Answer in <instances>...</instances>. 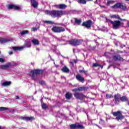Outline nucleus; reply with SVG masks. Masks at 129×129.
<instances>
[{"label": "nucleus", "instance_id": "1", "mask_svg": "<svg viewBox=\"0 0 129 129\" xmlns=\"http://www.w3.org/2000/svg\"><path fill=\"white\" fill-rule=\"evenodd\" d=\"M45 13L46 15H49L52 18H57V17L60 18V17H62V16L65 15V12L62 10H46L45 11Z\"/></svg>", "mask_w": 129, "mask_h": 129}, {"label": "nucleus", "instance_id": "2", "mask_svg": "<svg viewBox=\"0 0 129 129\" xmlns=\"http://www.w3.org/2000/svg\"><path fill=\"white\" fill-rule=\"evenodd\" d=\"M51 31L53 32V33H63L65 32L66 29L65 28L62 26H53L51 29Z\"/></svg>", "mask_w": 129, "mask_h": 129}, {"label": "nucleus", "instance_id": "3", "mask_svg": "<svg viewBox=\"0 0 129 129\" xmlns=\"http://www.w3.org/2000/svg\"><path fill=\"white\" fill-rule=\"evenodd\" d=\"M111 9H121V10H123V11H125L126 9V6H125V4L123 3H118L115 4L114 5L111 7Z\"/></svg>", "mask_w": 129, "mask_h": 129}, {"label": "nucleus", "instance_id": "4", "mask_svg": "<svg viewBox=\"0 0 129 129\" xmlns=\"http://www.w3.org/2000/svg\"><path fill=\"white\" fill-rule=\"evenodd\" d=\"M84 42V41L82 39H72L70 41V45H72V46H78L79 45H81Z\"/></svg>", "mask_w": 129, "mask_h": 129}, {"label": "nucleus", "instance_id": "5", "mask_svg": "<svg viewBox=\"0 0 129 129\" xmlns=\"http://www.w3.org/2000/svg\"><path fill=\"white\" fill-rule=\"evenodd\" d=\"M31 77L32 79H34L35 77H37V75L43 74V71L40 70H34L31 71Z\"/></svg>", "mask_w": 129, "mask_h": 129}, {"label": "nucleus", "instance_id": "6", "mask_svg": "<svg viewBox=\"0 0 129 129\" xmlns=\"http://www.w3.org/2000/svg\"><path fill=\"white\" fill-rule=\"evenodd\" d=\"M111 24H112L113 29H114V30H117V29L119 28L121 22L118 20H116L113 22H111Z\"/></svg>", "mask_w": 129, "mask_h": 129}, {"label": "nucleus", "instance_id": "7", "mask_svg": "<svg viewBox=\"0 0 129 129\" xmlns=\"http://www.w3.org/2000/svg\"><path fill=\"white\" fill-rule=\"evenodd\" d=\"M112 114L114 116H116V119L117 120L123 119V116H122V114H121V113L119 111L113 112Z\"/></svg>", "mask_w": 129, "mask_h": 129}, {"label": "nucleus", "instance_id": "8", "mask_svg": "<svg viewBox=\"0 0 129 129\" xmlns=\"http://www.w3.org/2000/svg\"><path fill=\"white\" fill-rule=\"evenodd\" d=\"M74 96L76 97L78 99H80L81 100H82L83 98H85L86 97V96L84 95L82 93H78L76 92L74 94Z\"/></svg>", "mask_w": 129, "mask_h": 129}, {"label": "nucleus", "instance_id": "9", "mask_svg": "<svg viewBox=\"0 0 129 129\" xmlns=\"http://www.w3.org/2000/svg\"><path fill=\"white\" fill-rule=\"evenodd\" d=\"M12 41V38H0V44H6V43H9Z\"/></svg>", "mask_w": 129, "mask_h": 129}, {"label": "nucleus", "instance_id": "10", "mask_svg": "<svg viewBox=\"0 0 129 129\" xmlns=\"http://www.w3.org/2000/svg\"><path fill=\"white\" fill-rule=\"evenodd\" d=\"M92 25V21L91 20H89L86 22H84L82 26H83L84 27H86L88 29H89L91 27V25Z\"/></svg>", "mask_w": 129, "mask_h": 129}, {"label": "nucleus", "instance_id": "11", "mask_svg": "<svg viewBox=\"0 0 129 129\" xmlns=\"http://www.w3.org/2000/svg\"><path fill=\"white\" fill-rule=\"evenodd\" d=\"M76 78L78 81H79L80 82H82V83H84V82L85 81V80L84 79V78H83L82 76H81V75H77L76 76Z\"/></svg>", "mask_w": 129, "mask_h": 129}, {"label": "nucleus", "instance_id": "12", "mask_svg": "<svg viewBox=\"0 0 129 129\" xmlns=\"http://www.w3.org/2000/svg\"><path fill=\"white\" fill-rule=\"evenodd\" d=\"M21 119L25 120L26 121H32V120H35V117L33 116L31 117H22Z\"/></svg>", "mask_w": 129, "mask_h": 129}, {"label": "nucleus", "instance_id": "13", "mask_svg": "<svg viewBox=\"0 0 129 129\" xmlns=\"http://www.w3.org/2000/svg\"><path fill=\"white\" fill-rule=\"evenodd\" d=\"M114 98L115 99V104H118L119 103V98H120V95L117 94L114 95Z\"/></svg>", "mask_w": 129, "mask_h": 129}, {"label": "nucleus", "instance_id": "14", "mask_svg": "<svg viewBox=\"0 0 129 129\" xmlns=\"http://www.w3.org/2000/svg\"><path fill=\"white\" fill-rule=\"evenodd\" d=\"M11 67V63L8 62L6 64H1L0 65V69H2L3 70H5L6 69H8V68H10Z\"/></svg>", "mask_w": 129, "mask_h": 129}, {"label": "nucleus", "instance_id": "15", "mask_svg": "<svg viewBox=\"0 0 129 129\" xmlns=\"http://www.w3.org/2000/svg\"><path fill=\"white\" fill-rule=\"evenodd\" d=\"M113 59L115 61H123V58L120 57V55L117 54L113 56Z\"/></svg>", "mask_w": 129, "mask_h": 129}, {"label": "nucleus", "instance_id": "16", "mask_svg": "<svg viewBox=\"0 0 129 129\" xmlns=\"http://www.w3.org/2000/svg\"><path fill=\"white\" fill-rule=\"evenodd\" d=\"M31 4L34 9H37L39 5L36 0H31Z\"/></svg>", "mask_w": 129, "mask_h": 129}, {"label": "nucleus", "instance_id": "17", "mask_svg": "<svg viewBox=\"0 0 129 129\" xmlns=\"http://www.w3.org/2000/svg\"><path fill=\"white\" fill-rule=\"evenodd\" d=\"M23 49L25 48H31V41H25V44L22 46Z\"/></svg>", "mask_w": 129, "mask_h": 129}, {"label": "nucleus", "instance_id": "18", "mask_svg": "<svg viewBox=\"0 0 129 129\" xmlns=\"http://www.w3.org/2000/svg\"><path fill=\"white\" fill-rule=\"evenodd\" d=\"M61 71L63 72V73H69V72H70V70H69L67 67L64 66L61 69Z\"/></svg>", "mask_w": 129, "mask_h": 129}, {"label": "nucleus", "instance_id": "19", "mask_svg": "<svg viewBox=\"0 0 129 129\" xmlns=\"http://www.w3.org/2000/svg\"><path fill=\"white\" fill-rule=\"evenodd\" d=\"M12 49L15 51V52H18V51H21V50L23 49V46H13L12 47Z\"/></svg>", "mask_w": 129, "mask_h": 129}, {"label": "nucleus", "instance_id": "20", "mask_svg": "<svg viewBox=\"0 0 129 129\" xmlns=\"http://www.w3.org/2000/svg\"><path fill=\"white\" fill-rule=\"evenodd\" d=\"M8 9H14V10H17L18 11L20 10V7L15 5H9Z\"/></svg>", "mask_w": 129, "mask_h": 129}, {"label": "nucleus", "instance_id": "21", "mask_svg": "<svg viewBox=\"0 0 129 129\" xmlns=\"http://www.w3.org/2000/svg\"><path fill=\"white\" fill-rule=\"evenodd\" d=\"M120 100H121L122 102H125L126 101H128V98L126 97L125 96H123L120 97Z\"/></svg>", "mask_w": 129, "mask_h": 129}, {"label": "nucleus", "instance_id": "22", "mask_svg": "<svg viewBox=\"0 0 129 129\" xmlns=\"http://www.w3.org/2000/svg\"><path fill=\"white\" fill-rule=\"evenodd\" d=\"M31 42L35 46H37L40 44V41H39L38 39H32Z\"/></svg>", "mask_w": 129, "mask_h": 129}, {"label": "nucleus", "instance_id": "23", "mask_svg": "<svg viewBox=\"0 0 129 129\" xmlns=\"http://www.w3.org/2000/svg\"><path fill=\"white\" fill-rule=\"evenodd\" d=\"M11 82H5L2 84V86L3 87L10 86V85H11Z\"/></svg>", "mask_w": 129, "mask_h": 129}, {"label": "nucleus", "instance_id": "24", "mask_svg": "<svg viewBox=\"0 0 129 129\" xmlns=\"http://www.w3.org/2000/svg\"><path fill=\"white\" fill-rule=\"evenodd\" d=\"M66 97L67 99H70L72 97V94L71 93H67L66 94Z\"/></svg>", "mask_w": 129, "mask_h": 129}, {"label": "nucleus", "instance_id": "25", "mask_svg": "<svg viewBox=\"0 0 129 129\" xmlns=\"http://www.w3.org/2000/svg\"><path fill=\"white\" fill-rule=\"evenodd\" d=\"M48 107L47 104L44 103V102L41 101V108L42 109H46Z\"/></svg>", "mask_w": 129, "mask_h": 129}, {"label": "nucleus", "instance_id": "26", "mask_svg": "<svg viewBox=\"0 0 129 129\" xmlns=\"http://www.w3.org/2000/svg\"><path fill=\"white\" fill-rule=\"evenodd\" d=\"M67 8V5L65 4H59V10H64Z\"/></svg>", "mask_w": 129, "mask_h": 129}, {"label": "nucleus", "instance_id": "27", "mask_svg": "<svg viewBox=\"0 0 129 129\" xmlns=\"http://www.w3.org/2000/svg\"><path fill=\"white\" fill-rule=\"evenodd\" d=\"M72 91H74L75 92H76L77 91H83L82 90V87H80L76 89H74L72 90Z\"/></svg>", "mask_w": 129, "mask_h": 129}, {"label": "nucleus", "instance_id": "28", "mask_svg": "<svg viewBox=\"0 0 129 129\" xmlns=\"http://www.w3.org/2000/svg\"><path fill=\"white\" fill-rule=\"evenodd\" d=\"M70 127L71 129H77V123L70 125Z\"/></svg>", "mask_w": 129, "mask_h": 129}, {"label": "nucleus", "instance_id": "29", "mask_svg": "<svg viewBox=\"0 0 129 129\" xmlns=\"http://www.w3.org/2000/svg\"><path fill=\"white\" fill-rule=\"evenodd\" d=\"M112 18H114L115 19H117V20H119L120 21H122V19H121L119 16L117 15H112Z\"/></svg>", "mask_w": 129, "mask_h": 129}, {"label": "nucleus", "instance_id": "30", "mask_svg": "<svg viewBox=\"0 0 129 129\" xmlns=\"http://www.w3.org/2000/svg\"><path fill=\"white\" fill-rule=\"evenodd\" d=\"M27 34H29V31L28 30H23L21 32V36L27 35Z\"/></svg>", "mask_w": 129, "mask_h": 129}, {"label": "nucleus", "instance_id": "31", "mask_svg": "<svg viewBox=\"0 0 129 129\" xmlns=\"http://www.w3.org/2000/svg\"><path fill=\"white\" fill-rule=\"evenodd\" d=\"M77 129H84V126L81 124L77 123Z\"/></svg>", "mask_w": 129, "mask_h": 129}, {"label": "nucleus", "instance_id": "32", "mask_svg": "<svg viewBox=\"0 0 129 129\" xmlns=\"http://www.w3.org/2000/svg\"><path fill=\"white\" fill-rule=\"evenodd\" d=\"M78 2L79 4H82V5H86V0H78Z\"/></svg>", "mask_w": 129, "mask_h": 129}, {"label": "nucleus", "instance_id": "33", "mask_svg": "<svg viewBox=\"0 0 129 129\" xmlns=\"http://www.w3.org/2000/svg\"><path fill=\"white\" fill-rule=\"evenodd\" d=\"M76 24H78V25H80L81 23V20L78 19L77 18L75 19Z\"/></svg>", "mask_w": 129, "mask_h": 129}, {"label": "nucleus", "instance_id": "34", "mask_svg": "<svg viewBox=\"0 0 129 129\" xmlns=\"http://www.w3.org/2000/svg\"><path fill=\"white\" fill-rule=\"evenodd\" d=\"M112 97H113V96H112V94H107L106 95V98L107 99H109V98H112Z\"/></svg>", "mask_w": 129, "mask_h": 129}, {"label": "nucleus", "instance_id": "35", "mask_svg": "<svg viewBox=\"0 0 129 129\" xmlns=\"http://www.w3.org/2000/svg\"><path fill=\"white\" fill-rule=\"evenodd\" d=\"M114 1L113 0H108L107 2V6H109L111 4H114Z\"/></svg>", "mask_w": 129, "mask_h": 129}, {"label": "nucleus", "instance_id": "36", "mask_svg": "<svg viewBox=\"0 0 129 129\" xmlns=\"http://www.w3.org/2000/svg\"><path fill=\"white\" fill-rule=\"evenodd\" d=\"M9 64H10V67H12V66H17V65H18V63L14 61L12 62H9Z\"/></svg>", "mask_w": 129, "mask_h": 129}, {"label": "nucleus", "instance_id": "37", "mask_svg": "<svg viewBox=\"0 0 129 129\" xmlns=\"http://www.w3.org/2000/svg\"><path fill=\"white\" fill-rule=\"evenodd\" d=\"M111 55V54L109 52H105V56L107 58H110V55Z\"/></svg>", "mask_w": 129, "mask_h": 129}, {"label": "nucleus", "instance_id": "38", "mask_svg": "<svg viewBox=\"0 0 129 129\" xmlns=\"http://www.w3.org/2000/svg\"><path fill=\"white\" fill-rule=\"evenodd\" d=\"M8 109V108L1 107H0V111H4V110H7Z\"/></svg>", "mask_w": 129, "mask_h": 129}, {"label": "nucleus", "instance_id": "39", "mask_svg": "<svg viewBox=\"0 0 129 129\" xmlns=\"http://www.w3.org/2000/svg\"><path fill=\"white\" fill-rule=\"evenodd\" d=\"M44 23H45V24H54V22L51 21H45Z\"/></svg>", "mask_w": 129, "mask_h": 129}, {"label": "nucleus", "instance_id": "40", "mask_svg": "<svg viewBox=\"0 0 129 129\" xmlns=\"http://www.w3.org/2000/svg\"><path fill=\"white\" fill-rule=\"evenodd\" d=\"M83 91H86L88 89V87H82Z\"/></svg>", "mask_w": 129, "mask_h": 129}, {"label": "nucleus", "instance_id": "41", "mask_svg": "<svg viewBox=\"0 0 129 129\" xmlns=\"http://www.w3.org/2000/svg\"><path fill=\"white\" fill-rule=\"evenodd\" d=\"M79 72L80 73H84V74H87V71L85 70H80Z\"/></svg>", "mask_w": 129, "mask_h": 129}, {"label": "nucleus", "instance_id": "42", "mask_svg": "<svg viewBox=\"0 0 129 129\" xmlns=\"http://www.w3.org/2000/svg\"><path fill=\"white\" fill-rule=\"evenodd\" d=\"M38 29H39V27H38V28L33 27V28H32L31 31H32V32H36V31H37V30H38Z\"/></svg>", "mask_w": 129, "mask_h": 129}, {"label": "nucleus", "instance_id": "43", "mask_svg": "<svg viewBox=\"0 0 129 129\" xmlns=\"http://www.w3.org/2000/svg\"><path fill=\"white\" fill-rule=\"evenodd\" d=\"M98 66H100L98 63H93V67H98Z\"/></svg>", "mask_w": 129, "mask_h": 129}, {"label": "nucleus", "instance_id": "44", "mask_svg": "<svg viewBox=\"0 0 129 129\" xmlns=\"http://www.w3.org/2000/svg\"><path fill=\"white\" fill-rule=\"evenodd\" d=\"M53 7L56 8V9H60V5H53Z\"/></svg>", "mask_w": 129, "mask_h": 129}, {"label": "nucleus", "instance_id": "45", "mask_svg": "<svg viewBox=\"0 0 129 129\" xmlns=\"http://www.w3.org/2000/svg\"><path fill=\"white\" fill-rule=\"evenodd\" d=\"M106 22L107 23H110V24H111V22H113V21L110 20H109V19H107V18H106Z\"/></svg>", "mask_w": 129, "mask_h": 129}, {"label": "nucleus", "instance_id": "46", "mask_svg": "<svg viewBox=\"0 0 129 129\" xmlns=\"http://www.w3.org/2000/svg\"><path fill=\"white\" fill-rule=\"evenodd\" d=\"M99 123H101V124H103V123H104V121L102 119H100Z\"/></svg>", "mask_w": 129, "mask_h": 129}, {"label": "nucleus", "instance_id": "47", "mask_svg": "<svg viewBox=\"0 0 129 129\" xmlns=\"http://www.w3.org/2000/svg\"><path fill=\"white\" fill-rule=\"evenodd\" d=\"M39 83L41 85H44V84H45V82L44 81H41L39 82Z\"/></svg>", "mask_w": 129, "mask_h": 129}, {"label": "nucleus", "instance_id": "48", "mask_svg": "<svg viewBox=\"0 0 129 129\" xmlns=\"http://www.w3.org/2000/svg\"><path fill=\"white\" fill-rule=\"evenodd\" d=\"M0 62H5V59H4V58H0Z\"/></svg>", "mask_w": 129, "mask_h": 129}, {"label": "nucleus", "instance_id": "49", "mask_svg": "<svg viewBox=\"0 0 129 129\" xmlns=\"http://www.w3.org/2000/svg\"><path fill=\"white\" fill-rule=\"evenodd\" d=\"M73 63H77V60L76 59H73L72 61Z\"/></svg>", "mask_w": 129, "mask_h": 129}, {"label": "nucleus", "instance_id": "50", "mask_svg": "<svg viewBox=\"0 0 129 129\" xmlns=\"http://www.w3.org/2000/svg\"><path fill=\"white\" fill-rule=\"evenodd\" d=\"M13 54H14V52H13V51H9V55H13Z\"/></svg>", "mask_w": 129, "mask_h": 129}, {"label": "nucleus", "instance_id": "51", "mask_svg": "<svg viewBox=\"0 0 129 129\" xmlns=\"http://www.w3.org/2000/svg\"><path fill=\"white\" fill-rule=\"evenodd\" d=\"M120 47H121V48H123V47H125V45H124L123 44H121Z\"/></svg>", "mask_w": 129, "mask_h": 129}, {"label": "nucleus", "instance_id": "52", "mask_svg": "<svg viewBox=\"0 0 129 129\" xmlns=\"http://www.w3.org/2000/svg\"><path fill=\"white\" fill-rule=\"evenodd\" d=\"M55 25H59V26H63V24H58V23H56V24H55Z\"/></svg>", "mask_w": 129, "mask_h": 129}, {"label": "nucleus", "instance_id": "53", "mask_svg": "<svg viewBox=\"0 0 129 129\" xmlns=\"http://www.w3.org/2000/svg\"><path fill=\"white\" fill-rule=\"evenodd\" d=\"M20 97L18 96H16V99H19Z\"/></svg>", "mask_w": 129, "mask_h": 129}, {"label": "nucleus", "instance_id": "54", "mask_svg": "<svg viewBox=\"0 0 129 129\" xmlns=\"http://www.w3.org/2000/svg\"><path fill=\"white\" fill-rule=\"evenodd\" d=\"M127 27H129V21H128L127 22Z\"/></svg>", "mask_w": 129, "mask_h": 129}, {"label": "nucleus", "instance_id": "55", "mask_svg": "<svg viewBox=\"0 0 129 129\" xmlns=\"http://www.w3.org/2000/svg\"><path fill=\"white\" fill-rule=\"evenodd\" d=\"M100 7H101V8H105V7L104 6L100 5Z\"/></svg>", "mask_w": 129, "mask_h": 129}, {"label": "nucleus", "instance_id": "56", "mask_svg": "<svg viewBox=\"0 0 129 129\" xmlns=\"http://www.w3.org/2000/svg\"><path fill=\"white\" fill-rule=\"evenodd\" d=\"M70 64H71L72 66H73V62L72 61H70Z\"/></svg>", "mask_w": 129, "mask_h": 129}, {"label": "nucleus", "instance_id": "57", "mask_svg": "<svg viewBox=\"0 0 129 129\" xmlns=\"http://www.w3.org/2000/svg\"><path fill=\"white\" fill-rule=\"evenodd\" d=\"M126 102H127V104L129 105V100H128V101H126Z\"/></svg>", "mask_w": 129, "mask_h": 129}, {"label": "nucleus", "instance_id": "58", "mask_svg": "<svg viewBox=\"0 0 129 129\" xmlns=\"http://www.w3.org/2000/svg\"><path fill=\"white\" fill-rule=\"evenodd\" d=\"M100 66L101 69H102V68H103V66Z\"/></svg>", "mask_w": 129, "mask_h": 129}, {"label": "nucleus", "instance_id": "59", "mask_svg": "<svg viewBox=\"0 0 129 129\" xmlns=\"http://www.w3.org/2000/svg\"><path fill=\"white\" fill-rule=\"evenodd\" d=\"M110 68V66H109L108 67V69H109Z\"/></svg>", "mask_w": 129, "mask_h": 129}, {"label": "nucleus", "instance_id": "60", "mask_svg": "<svg viewBox=\"0 0 129 129\" xmlns=\"http://www.w3.org/2000/svg\"><path fill=\"white\" fill-rule=\"evenodd\" d=\"M0 129H3V127L2 126H0Z\"/></svg>", "mask_w": 129, "mask_h": 129}, {"label": "nucleus", "instance_id": "61", "mask_svg": "<svg viewBox=\"0 0 129 129\" xmlns=\"http://www.w3.org/2000/svg\"><path fill=\"white\" fill-rule=\"evenodd\" d=\"M115 45L116 46H117V43H115Z\"/></svg>", "mask_w": 129, "mask_h": 129}, {"label": "nucleus", "instance_id": "62", "mask_svg": "<svg viewBox=\"0 0 129 129\" xmlns=\"http://www.w3.org/2000/svg\"><path fill=\"white\" fill-rule=\"evenodd\" d=\"M96 3H97V0L95 2V4H96Z\"/></svg>", "mask_w": 129, "mask_h": 129}, {"label": "nucleus", "instance_id": "63", "mask_svg": "<svg viewBox=\"0 0 129 129\" xmlns=\"http://www.w3.org/2000/svg\"><path fill=\"white\" fill-rule=\"evenodd\" d=\"M62 77V78H65V77Z\"/></svg>", "mask_w": 129, "mask_h": 129}, {"label": "nucleus", "instance_id": "64", "mask_svg": "<svg viewBox=\"0 0 129 129\" xmlns=\"http://www.w3.org/2000/svg\"><path fill=\"white\" fill-rule=\"evenodd\" d=\"M126 2H128L129 0H125Z\"/></svg>", "mask_w": 129, "mask_h": 129}]
</instances>
